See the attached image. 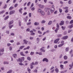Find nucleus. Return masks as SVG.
<instances>
[{"label":"nucleus","instance_id":"28","mask_svg":"<svg viewBox=\"0 0 73 73\" xmlns=\"http://www.w3.org/2000/svg\"><path fill=\"white\" fill-rule=\"evenodd\" d=\"M9 63L5 61L3 62L4 64H9Z\"/></svg>","mask_w":73,"mask_h":73},{"label":"nucleus","instance_id":"20","mask_svg":"<svg viewBox=\"0 0 73 73\" xmlns=\"http://www.w3.org/2000/svg\"><path fill=\"white\" fill-rule=\"evenodd\" d=\"M73 27V24H72L71 25L69 26V27L70 29H71V28H72Z\"/></svg>","mask_w":73,"mask_h":73},{"label":"nucleus","instance_id":"1","mask_svg":"<svg viewBox=\"0 0 73 73\" xmlns=\"http://www.w3.org/2000/svg\"><path fill=\"white\" fill-rule=\"evenodd\" d=\"M15 11L14 10H13L12 11H11L9 13L10 15H12L13 14H14L15 13Z\"/></svg>","mask_w":73,"mask_h":73},{"label":"nucleus","instance_id":"45","mask_svg":"<svg viewBox=\"0 0 73 73\" xmlns=\"http://www.w3.org/2000/svg\"><path fill=\"white\" fill-rule=\"evenodd\" d=\"M56 50L54 49H52L51 50V51L52 52H54Z\"/></svg>","mask_w":73,"mask_h":73},{"label":"nucleus","instance_id":"32","mask_svg":"<svg viewBox=\"0 0 73 73\" xmlns=\"http://www.w3.org/2000/svg\"><path fill=\"white\" fill-rule=\"evenodd\" d=\"M40 50H41L42 52H45V50L43 49L42 48H40Z\"/></svg>","mask_w":73,"mask_h":73},{"label":"nucleus","instance_id":"61","mask_svg":"<svg viewBox=\"0 0 73 73\" xmlns=\"http://www.w3.org/2000/svg\"><path fill=\"white\" fill-rule=\"evenodd\" d=\"M62 57V54H61L59 56V58H61Z\"/></svg>","mask_w":73,"mask_h":73},{"label":"nucleus","instance_id":"6","mask_svg":"<svg viewBox=\"0 0 73 73\" xmlns=\"http://www.w3.org/2000/svg\"><path fill=\"white\" fill-rule=\"evenodd\" d=\"M54 8H52L51 9H50V12H51V13H53V12H54Z\"/></svg>","mask_w":73,"mask_h":73},{"label":"nucleus","instance_id":"9","mask_svg":"<svg viewBox=\"0 0 73 73\" xmlns=\"http://www.w3.org/2000/svg\"><path fill=\"white\" fill-rule=\"evenodd\" d=\"M64 24V21H61V23L59 24L60 25H62Z\"/></svg>","mask_w":73,"mask_h":73},{"label":"nucleus","instance_id":"10","mask_svg":"<svg viewBox=\"0 0 73 73\" xmlns=\"http://www.w3.org/2000/svg\"><path fill=\"white\" fill-rule=\"evenodd\" d=\"M31 69H32L33 68V64L32 62L30 64Z\"/></svg>","mask_w":73,"mask_h":73},{"label":"nucleus","instance_id":"27","mask_svg":"<svg viewBox=\"0 0 73 73\" xmlns=\"http://www.w3.org/2000/svg\"><path fill=\"white\" fill-rule=\"evenodd\" d=\"M21 55L23 56H25V55L23 54V52H21L20 53Z\"/></svg>","mask_w":73,"mask_h":73},{"label":"nucleus","instance_id":"23","mask_svg":"<svg viewBox=\"0 0 73 73\" xmlns=\"http://www.w3.org/2000/svg\"><path fill=\"white\" fill-rule=\"evenodd\" d=\"M64 60H67L68 59V57L66 56H64Z\"/></svg>","mask_w":73,"mask_h":73},{"label":"nucleus","instance_id":"3","mask_svg":"<svg viewBox=\"0 0 73 73\" xmlns=\"http://www.w3.org/2000/svg\"><path fill=\"white\" fill-rule=\"evenodd\" d=\"M60 40V38H58L57 39H56L54 41V43H55V44H56L57 43V42H58V41Z\"/></svg>","mask_w":73,"mask_h":73},{"label":"nucleus","instance_id":"4","mask_svg":"<svg viewBox=\"0 0 73 73\" xmlns=\"http://www.w3.org/2000/svg\"><path fill=\"white\" fill-rule=\"evenodd\" d=\"M68 38V36H64L62 38V40H66V39H67V38Z\"/></svg>","mask_w":73,"mask_h":73},{"label":"nucleus","instance_id":"52","mask_svg":"<svg viewBox=\"0 0 73 73\" xmlns=\"http://www.w3.org/2000/svg\"><path fill=\"white\" fill-rule=\"evenodd\" d=\"M72 65L71 64H69V66H70V68H73V66H72Z\"/></svg>","mask_w":73,"mask_h":73},{"label":"nucleus","instance_id":"40","mask_svg":"<svg viewBox=\"0 0 73 73\" xmlns=\"http://www.w3.org/2000/svg\"><path fill=\"white\" fill-rule=\"evenodd\" d=\"M60 66L61 69H62V68H64V65H62V64L60 65Z\"/></svg>","mask_w":73,"mask_h":73},{"label":"nucleus","instance_id":"63","mask_svg":"<svg viewBox=\"0 0 73 73\" xmlns=\"http://www.w3.org/2000/svg\"><path fill=\"white\" fill-rule=\"evenodd\" d=\"M73 23V20H72L70 22V24H72Z\"/></svg>","mask_w":73,"mask_h":73},{"label":"nucleus","instance_id":"18","mask_svg":"<svg viewBox=\"0 0 73 73\" xmlns=\"http://www.w3.org/2000/svg\"><path fill=\"white\" fill-rule=\"evenodd\" d=\"M64 45V43H63L62 44H60L58 45V47H61L63 45Z\"/></svg>","mask_w":73,"mask_h":73},{"label":"nucleus","instance_id":"25","mask_svg":"<svg viewBox=\"0 0 73 73\" xmlns=\"http://www.w3.org/2000/svg\"><path fill=\"white\" fill-rule=\"evenodd\" d=\"M52 23V21H50L48 23V25H51V24Z\"/></svg>","mask_w":73,"mask_h":73},{"label":"nucleus","instance_id":"44","mask_svg":"<svg viewBox=\"0 0 73 73\" xmlns=\"http://www.w3.org/2000/svg\"><path fill=\"white\" fill-rule=\"evenodd\" d=\"M40 29V27H38L36 28V29H38V30Z\"/></svg>","mask_w":73,"mask_h":73},{"label":"nucleus","instance_id":"15","mask_svg":"<svg viewBox=\"0 0 73 73\" xmlns=\"http://www.w3.org/2000/svg\"><path fill=\"white\" fill-rule=\"evenodd\" d=\"M13 23V21L12 20L9 23V25H11V24H12Z\"/></svg>","mask_w":73,"mask_h":73},{"label":"nucleus","instance_id":"7","mask_svg":"<svg viewBox=\"0 0 73 73\" xmlns=\"http://www.w3.org/2000/svg\"><path fill=\"white\" fill-rule=\"evenodd\" d=\"M39 24H40V23L37 22H35L34 23V25L35 26H37V25H38Z\"/></svg>","mask_w":73,"mask_h":73},{"label":"nucleus","instance_id":"13","mask_svg":"<svg viewBox=\"0 0 73 73\" xmlns=\"http://www.w3.org/2000/svg\"><path fill=\"white\" fill-rule=\"evenodd\" d=\"M13 56L14 58H16L17 57V54H14L13 55Z\"/></svg>","mask_w":73,"mask_h":73},{"label":"nucleus","instance_id":"2","mask_svg":"<svg viewBox=\"0 0 73 73\" xmlns=\"http://www.w3.org/2000/svg\"><path fill=\"white\" fill-rule=\"evenodd\" d=\"M42 61L43 62H44V61H46V62H49V60H48V59L46 58H44L43 59Z\"/></svg>","mask_w":73,"mask_h":73},{"label":"nucleus","instance_id":"39","mask_svg":"<svg viewBox=\"0 0 73 73\" xmlns=\"http://www.w3.org/2000/svg\"><path fill=\"white\" fill-rule=\"evenodd\" d=\"M58 37H60L62 36V35L61 34H58L57 35Z\"/></svg>","mask_w":73,"mask_h":73},{"label":"nucleus","instance_id":"11","mask_svg":"<svg viewBox=\"0 0 73 73\" xmlns=\"http://www.w3.org/2000/svg\"><path fill=\"white\" fill-rule=\"evenodd\" d=\"M33 65H37L38 64V62H36L35 63H34V62H32Z\"/></svg>","mask_w":73,"mask_h":73},{"label":"nucleus","instance_id":"35","mask_svg":"<svg viewBox=\"0 0 73 73\" xmlns=\"http://www.w3.org/2000/svg\"><path fill=\"white\" fill-rule=\"evenodd\" d=\"M12 72V70H10L9 71H8L7 73H11Z\"/></svg>","mask_w":73,"mask_h":73},{"label":"nucleus","instance_id":"62","mask_svg":"<svg viewBox=\"0 0 73 73\" xmlns=\"http://www.w3.org/2000/svg\"><path fill=\"white\" fill-rule=\"evenodd\" d=\"M71 32H72V30H69L68 31V33H70Z\"/></svg>","mask_w":73,"mask_h":73},{"label":"nucleus","instance_id":"47","mask_svg":"<svg viewBox=\"0 0 73 73\" xmlns=\"http://www.w3.org/2000/svg\"><path fill=\"white\" fill-rule=\"evenodd\" d=\"M41 11H41V10L40 9H39L38 10V12H41Z\"/></svg>","mask_w":73,"mask_h":73},{"label":"nucleus","instance_id":"16","mask_svg":"<svg viewBox=\"0 0 73 73\" xmlns=\"http://www.w3.org/2000/svg\"><path fill=\"white\" fill-rule=\"evenodd\" d=\"M40 13H41L42 15L44 16V15H45V13H44V12L43 11H40Z\"/></svg>","mask_w":73,"mask_h":73},{"label":"nucleus","instance_id":"48","mask_svg":"<svg viewBox=\"0 0 73 73\" xmlns=\"http://www.w3.org/2000/svg\"><path fill=\"white\" fill-rule=\"evenodd\" d=\"M19 62H22V61H23V60H21V58H19Z\"/></svg>","mask_w":73,"mask_h":73},{"label":"nucleus","instance_id":"50","mask_svg":"<svg viewBox=\"0 0 73 73\" xmlns=\"http://www.w3.org/2000/svg\"><path fill=\"white\" fill-rule=\"evenodd\" d=\"M59 12H60V13H61V12H62V9H59Z\"/></svg>","mask_w":73,"mask_h":73},{"label":"nucleus","instance_id":"57","mask_svg":"<svg viewBox=\"0 0 73 73\" xmlns=\"http://www.w3.org/2000/svg\"><path fill=\"white\" fill-rule=\"evenodd\" d=\"M61 28L63 30H64L65 29V27H64L63 26H62Z\"/></svg>","mask_w":73,"mask_h":73},{"label":"nucleus","instance_id":"22","mask_svg":"<svg viewBox=\"0 0 73 73\" xmlns=\"http://www.w3.org/2000/svg\"><path fill=\"white\" fill-rule=\"evenodd\" d=\"M69 47H67L65 49V50L66 52H68V51H69Z\"/></svg>","mask_w":73,"mask_h":73},{"label":"nucleus","instance_id":"24","mask_svg":"<svg viewBox=\"0 0 73 73\" xmlns=\"http://www.w3.org/2000/svg\"><path fill=\"white\" fill-rule=\"evenodd\" d=\"M22 10H23V9L22 8H21L19 10V12H20V13H22V12L21 11H22Z\"/></svg>","mask_w":73,"mask_h":73},{"label":"nucleus","instance_id":"64","mask_svg":"<svg viewBox=\"0 0 73 73\" xmlns=\"http://www.w3.org/2000/svg\"><path fill=\"white\" fill-rule=\"evenodd\" d=\"M9 49H10V50H11V51L12 50V47L11 46L9 47Z\"/></svg>","mask_w":73,"mask_h":73},{"label":"nucleus","instance_id":"38","mask_svg":"<svg viewBox=\"0 0 73 73\" xmlns=\"http://www.w3.org/2000/svg\"><path fill=\"white\" fill-rule=\"evenodd\" d=\"M69 11L68 10V9H67L65 10V13H68V12Z\"/></svg>","mask_w":73,"mask_h":73},{"label":"nucleus","instance_id":"29","mask_svg":"<svg viewBox=\"0 0 73 73\" xmlns=\"http://www.w3.org/2000/svg\"><path fill=\"white\" fill-rule=\"evenodd\" d=\"M55 70L56 72V73H58V68H56Z\"/></svg>","mask_w":73,"mask_h":73},{"label":"nucleus","instance_id":"51","mask_svg":"<svg viewBox=\"0 0 73 73\" xmlns=\"http://www.w3.org/2000/svg\"><path fill=\"white\" fill-rule=\"evenodd\" d=\"M27 59L28 60H29V61H31V58L30 57H27Z\"/></svg>","mask_w":73,"mask_h":73},{"label":"nucleus","instance_id":"36","mask_svg":"<svg viewBox=\"0 0 73 73\" xmlns=\"http://www.w3.org/2000/svg\"><path fill=\"white\" fill-rule=\"evenodd\" d=\"M34 72L35 73H37V69H36L34 70Z\"/></svg>","mask_w":73,"mask_h":73},{"label":"nucleus","instance_id":"56","mask_svg":"<svg viewBox=\"0 0 73 73\" xmlns=\"http://www.w3.org/2000/svg\"><path fill=\"white\" fill-rule=\"evenodd\" d=\"M56 25H57V27L58 28H59V24H58V23H57Z\"/></svg>","mask_w":73,"mask_h":73},{"label":"nucleus","instance_id":"49","mask_svg":"<svg viewBox=\"0 0 73 73\" xmlns=\"http://www.w3.org/2000/svg\"><path fill=\"white\" fill-rule=\"evenodd\" d=\"M33 54H34V52H31V53H30L31 55L32 56V55H33Z\"/></svg>","mask_w":73,"mask_h":73},{"label":"nucleus","instance_id":"53","mask_svg":"<svg viewBox=\"0 0 73 73\" xmlns=\"http://www.w3.org/2000/svg\"><path fill=\"white\" fill-rule=\"evenodd\" d=\"M30 4H31V2H29L27 3V6H29V5H30Z\"/></svg>","mask_w":73,"mask_h":73},{"label":"nucleus","instance_id":"43","mask_svg":"<svg viewBox=\"0 0 73 73\" xmlns=\"http://www.w3.org/2000/svg\"><path fill=\"white\" fill-rule=\"evenodd\" d=\"M27 70L28 72H31V69H29V67L27 68Z\"/></svg>","mask_w":73,"mask_h":73},{"label":"nucleus","instance_id":"55","mask_svg":"<svg viewBox=\"0 0 73 73\" xmlns=\"http://www.w3.org/2000/svg\"><path fill=\"white\" fill-rule=\"evenodd\" d=\"M46 21L44 20H43L41 22V23L42 24H44V23H45Z\"/></svg>","mask_w":73,"mask_h":73},{"label":"nucleus","instance_id":"26","mask_svg":"<svg viewBox=\"0 0 73 73\" xmlns=\"http://www.w3.org/2000/svg\"><path fill=\"white\" fill-rule=\"evenodd\" d=\"M35 10V7H33L31 8V10L32 11H34Z\"/></svg>","mask_w":73,"mask_h":73},{"label":"nucleus","instance_id":"33","mask_svg":"<svg viewBox=\"0 0 73 73\" xmlns=\"http://www.w3.org/2000/svg\"><path fill=\"white\" fill-rule=\"evenodd\" d=\"M38 33H39V34H40V35H42V32H41V31H38Z\"/></svg>","mask_w":73,"mask_h":73},{"label":"nucleus","instance_id":"31","mask_svg":"<svg viewBox=\"0 0 73 73\" xmlns=\"http://www.w3.org/2000/svg\"><path fill=\"white\" fill-rule=\"evenodd\" d=\"M8 18H9V16H7L4 19V20H7V19H8Z\"/></svg>","mask_w":73,"mask_h":73},{"label":"nucleus","instance_id":"34","mask_svg":"<svg viewBox=\"0 0 73 73\" xmlns=\"http://www.w3.org/2000/svg\"><path fill=\"white\" fill-rule=\"evenodd\" d=\"M72 3V1L71 0H70L68 1V3L69 4H71Z\"/></svg>","mask_w":73,"mask_h":73},{"label":"nucleus","instance_id":"58","mask_svg":"<svg viewBox=\"0 0 73 73\" xmlns=\"http://www.w3.org/2000/svg\"><path fill=\"white\" fill-rule=\"evenodd\" d=\"M25 22H27V20H28V18H24V19Z\"/></svg>","mask_w":73,"mask_h":73},{"label":"nucleus","instance_id":"41","mask_svg":"<svg viewBox=\"0 0 73 73\" xmlns=\"http://www.w3.org/2000/svg\"><path fill=\"white\" fill-rule=\"evenodd\" d=\"M31 22L28 23H27V25H31Z\"/></svg>","mask_w":73,"mask_h":73},{"label":"nucleus","instance_id":"19","mask_svg":"<svg viewBox=\"0 0 73 73\" xmlns=\"http://www.w3.org/2000/svg\"><path fill=\"white\" fill-rule=\"evenodd\" d=\"M25 47V46H21L19 48V49H22L23 48H24Z\"/></svg>","mask_w":73,"mask_h":73},{"label":"nucleus","instance_id":"42","mask_svg":"<svg viewBox=\"0 0 73 73\" xmlns=\"http://www.w3.org/2000/svg\"><path fill=\"white\" fill-rule=\"evenodd\" d=\"M6 33L7 34H9V31H6Z\"/></svg>","mask_w":73,"mask_h":73},{"label":"nucleus","instance_id":"54","mask_svg":"<svg viewBox=\"0 0 73 73\" xmlns=\"http://www.w3.org/2000/svg\"><path fill=\"white\" fill-rule=\"evenodd\" d=\"M63 9H68V7H63Z\"/></svg>","mask_w":73,"mask_h":73},{"label":"nucleus","instance_id":"59","mask_svg":"<svg viewBox=\"0 0 73 73\" xmlns=\"http://www.w3.org/2000/svg\"><path fill=\"white\" fill-rule=\"evenodd\" d=\"M31 15H32V13H29V16L30 17H31Z\"/></svg>","mask_w":73,"mask_h":73},{"label":"nucleus","instance_id":"8","mask_svg":"<svg viewBox=\"0 0 73 73\" xmlns=\"http://www.w3.org/2000/svg\"><path fill=\"white\" fill-rule=\"evenodd\" d=\"M23 42L25 44H28V41L26 40V39H24L23 40Z\"/></svg>","mask_w":73,"mask_h":73},{"label":"nucleus","instance_id":"21","mask_svg":"<svg viewBox=\"0 0 73 73\" xmlns=\"http://www.w3.org/2000/svg\"><path fill=\"white\" fill-rule=\"evenodd\" d=\"M13 27V25H9V28L10 29H11V28H12V27Z\"/></svg>","mask_w":73,"mask_h":73},{"label":"nucleus","instance_id":"37","mask_svg":"<svg viewBox=\"0 0 73 73\" xmlns=\"http://www.w3.org/2000/svg\"><path fill=\"white\" fill-rule=\"evenodd\" d=\"M4 12H5V11H3L1 12H0V15H1V14H3V13H4Z\"/></svg>","mask_w":73,"mask_h":73},{"label":"nucleus","instance_id":"30","mask_svg":"<svg viewBox=\"0 0 73 73\" xmlns=\"http://www.w3.org/2000/svg\"><path fill=\"white\" fill-rule=\"evenodd\" d=\"M67 19H71V18H72V17L70 16H68L67 17Z\"/></svg>","mask_w":73,"mask_h":73},{"label":"nucleus","instance_id":"60","mask_svg":"<svg viewBox=\"0 0 73 73\" xmlns=\"http://www.w3.org/2000/svg\"><path fill=\"white\" fill-rule=\"evenodd\" d=\"M34 6V4L33 3H32V5H31V6L30 7V8H32V7H33Z\"/></svg>","mask_w":73,"mask_h":73},{"label":"nucleus","instance_id":"14","mask_svg":"<svg viewBox=\"0 0 73 73\" xmlns=\"http://www.w3.org/2000/svg\"><path fill=\"white\" fill-rule=\"evenodd\" d=\"M4 51V48H1L0 49V53L3 52Z\"/></svg>","mask_w":73,"mask_h":73},{"label":"nucleus","instance_id":"12","mask_svg":"<svg viewBox=\"0 0 73 73\" xmlns=\"http://www.w3.org/2000/svg\"><path fill=\"white\" fill-rule=\"evenodd\" d=\"M38 6L40 7V8H44V6L43 5H42L41 4L38 5Z\"/></svg>","mask_w":73,"mask_h":73},{"label":"nucleus","instance_id":"17","mask_svg":"<svg viewBox=\"0 0 73 73\" xmlns=\"http://www.w3.org/2000/svg\"><path fill=\"white\" fill-rule=\"evenodd\" d=\"M13 8H14V7L11 6L9 8V10H10V11H11V10H12V9H13Z\"/></svg>","mask_w":73,"mask_h":73},{"label":"nucleus","instance_id":"46","mask_svg":"<svg viewBox=\"0 0 73 73\" xmlns=\"http://www.w3.org/2000/svg\"><path fill=\"white\" fill-rule=\"evenodd\" d=\"M69 23V22L68 21H66V24H68V23Z\"/></svg>","mask_w":73,"mask_h":73},{"label":"nucleus","instance_id":"5","mask_svg":"<svg viewBox=\"0 0 73 73\" xmlns=\"http://www.w3.org/2000/svg\"><path fill=\"white\" fill-rule=\"evenodd\" d=\"M50 11V9L48 8H45V11L46 12H47L48 11Z\"/></svg>","mask_w":73,"mask_h":73}]
</instances>
